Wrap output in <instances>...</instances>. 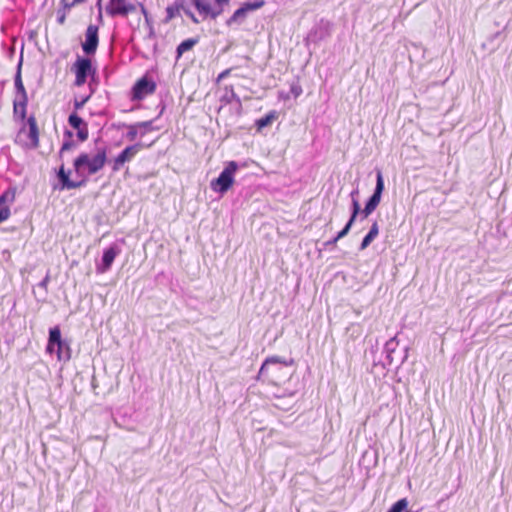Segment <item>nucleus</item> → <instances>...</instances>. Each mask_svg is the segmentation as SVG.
Wrapping results in <instances>:
<instances>
[{"label":"nucleus","instance_id":"obj_10","mask_svg":"<svg viewBox=\"0 0 512 512\" xmlns=\"http://www.w3.org/2000/svg\"><path fill=\"white\" fill-rule=\"evenodd\" d=\"M76 85L85 83L87 75L91 72V62L88 59H78L76 64Z\"/></svg>","mask_w":512,"mask_h":512},{"label":"nucleus","instance_id":"obj_27","mask_svg":"<svg viewBox=\"0 0 512 512\" xmlns=\"http://www.w3.org/2000/svg\"><path fill=\"white\" fill-rule=\"evenodd\" d=\"M141 11H142V13L145 15V25H146V27H147V35H148L149 37H151V36H153V33H154V32H153V29H152V27H151V24H150V22H149V19H148L147 15H146V12H145V9H144L143 7L141 8Z\"/></svg>","mask_w":512,"mask_h":512},{"label":"nucleus","instance_id":"obj_6","mask_svg":"<svg viewBox=\"0 0 512 512\" xmlns=\"http://www.w3.org/2000/svg\"><path fill=\"white\" fill-rule=\"evenodd\" d=\"M28 126L27 132L24 129L21 131V134H27V140L23 145L27 148L35 149L39 146V131L36 120L33 117L28 119Z\"/></svg>","mask_w":512,"mask_h":512},{"label":"nucleus","instance_id":"obj_19","mask_svg":"<svg viewBox=\"0 0 512 512\" xmlns=\"http://www.w3.org/2000/svg\"><path fill=\"white\" fill-rule=\"evenodd\" d=\"M278 117V114L275 111L270 112L265 117L257 120L256 125L258 127V130H261L264 127H267L272 124L274 120H276Z\"/></svg>","mask_w":512,"mask_h":512},{"label":"nucleus","instance_id":"obj_16","mask_svg":"<svg viewBox=\"0 0 512 512\" xmlns=\"http://www.w3.org/2000/svg\"><path fill=\"white\" fill-rule=\"evenodd\" d=\"M27 97H16L14 100V114L20 119H24L26 115Z\"/></svg>","mask_w":512,"mask_h":512},{"label":"nucleus","instance_id":"obj_25","mask_svg":"<svg viewBox=\"0 0 512 512\" xmlns=\"http://www.w3.org/2000/svg\"><path fill=\"white\" fill-rule=\"evenodd\" d=\"M195 44V41L194 40H186L184 42H182L179 47H178V53L179 54H182L184 53L185 51H188L190 50Z\"/></svg>","mask_w":512,"mask_h":512},{"label":"nucleus","instance_id":"obj_36","mask_svg":"<svg viewBox=\"0 0 512 512\" xmlns=\"http://www.w3.org/2000/svg\"><path fill=\"white\" fill-rule=\"evenodd\" d=\"M85 102H86V99H83L81 102V105H84Z\"/></svg>","mask_w":512,"mask_h":512},{"label":"nucleus","instance_id":"obj_15","mask_svg":"<svg viewBox=\"0 0 512 512\" xmlns=\"http://www.w3.org/2000/svg\"><path fill=\"white\" fill-rule=\"evenodd\" d=\"M180 10H183L184 13L188 17H190L194 23H199V20L194 16V14L191 11L185 9L184 6L179 3H175L174 5L169 6L166 9V12H167L166 21H170L171 19H173L177 14H179Z\"/></svg>","mask_w":512,"mask_h":512},{"label":"nucleus","instance_id":"obj_22","mask_svg":"<svg viewBox=\"0 0 512 512\" xmlns=\"http://www.w3.org/2000/svg\"><path fill=\"white\" fill-rule=\"evenodd\" d=\"M408 506L407 499L397 501L387 512H403Z\"/></svg>","mask_w":512,"mask_h":512},{"label":"nucleus","instance_id":"obj_13","mask_svg":"<svg viewBox=\"0 0 512 512\" xmlns=\"http://www.w3.org/2000/svg\"><path fill=\"white\" fill-rule=\"evenodd\" d=\"M154 88H155L154 83H152L146 79H142V80L138 81L134 87V90H133L134 97L137 99H142L146 95L152 93L154 91Z\"/></svg>","mask_w":512,"mask_h":512},{"label":"nucleus","instance_id":"obj_21","mask_svg":"<svg viewBox=\"0 0 512 512\" xmlns=\"http://www.w3.org/2000/svg\"><path fill=\"white\" fill-rule=\"evenodd\" d=\"M193 4L197 8V10L202 14L204 17L208 16L211 12V6L210 4L205 0H192Z\"/></svg>","mask_w":512,"mask_h":512},{"label":"nucleus","instance_id":"obj_26","mask_svg":"<svg viewBox=\"0 0 512 512\" xmlns=\"http://www.w3.org/2000/svg\"><path fill=\"white\" fill-rule=\"evenodd\" d=\"M383 190H384V181H383L382 173L378 172L376 188H375L374 193H378V194L382 195Z\"/></svg>","mask_w":512,"mask_h":512},{"label":"nucleus","instance_id":"obj_7","mask_svg":"<svg viewBox=\"0 0 512 512\" xmlns=\"http://www.w3.org/2000/svg\"><path fill=\"white\" fill-rule=\"evenodd\" d=\"M98 45V28L94 25L88 26L85 34V41L82 44L83 50L87 54L95 52Z\"/></svg>","mask_w":512,"mask_h":512},{"label":"nucleus","instance_id":"obj_14","mask_svg":"<svg viewBox=\"0 0 512 512\" xmlns=\"http://www.w3.org/2000/svg\"><path fill=\"white\" fill-rule=\"evenodd\" d=\"M69 124L77 130L78 138L84 141L88 137V130L83 120L75 114L69 116Z\"/></svg>","mask_w":512,"mask_h":512},{"label":"nucleus","instance_id":"obj_3","mask_svg":"<svg viewBox=\"0 0 512 512\" xmlns=\"http://www.w3.org/2000/svg\"><path fill=\"white\" fill-rule=\"evenodd\" d=\"M46 350L50 354L56 353L59 361L67 362L71 358V349L69 345L61 339V332L58 327L50 329Z\"/></svg>","mask_w":512,"mask_h":512},{"label":"nucleus","instance_id":"obj_24","mask_svg":"<svg viewBox=\"0 0 512 512\" xmlns=\"http://www.w3.org/2000/svg\"><path fill=\"white\" fill-rule=\"evenodd\" d=\"M352 224H353L352 220H349L348 223L346 224V226L344 227V229L341 230L338 233V235L333 239L332 243L335 244L338 240H340L341 238L346 236L348 234Z\"/></svg>","mask_w":512,"mask_h":512},{"label":"nucleus","instance_id":"obj_18","mask_svg":"<svg viewBox=\"0 0 512 512\" xmlns=\"http://www.w3.org/2000/svg\"><path fill=\"white\" fill-rule=\"evenodd\" d=\"M379 233V230H378V225L377 223H374L369 231V233L364 237L361 245H360V249L361 250H364L366 249L370 243L377 237Z\"/></svg>","mask_w":512,"mask_h":512},{"label":"nucleus","instance_id":"obj_1","mask_svg":"<svg viewBox=\"0 0 512 512\" xmlns=\"http://www.w3.org/2000/svg\"><path fill=\"white\" fill-rule=\"evenodd\" d=\"M105 160L106 153L103 150H99L94 154L83 153L75 159L74 168L80 175H82L85 170H87L89 174H94L104 166Z\"/></svg>","mask_w":512,"mask_h":512},{"label":"nucleus","instance_id":"obj_34","mask_svg":"<svg viewBox=\"0 0 512 512\" xmlns=\"http://www.w3.org/2000/svg\"><path fill=\"white\" fill-rule=\"evenodd\" d=\"M64 20H65V15H62V16L59 18V22H60V23H64Z\"/></svg>","mask_w":512,"mask_h":512},{"label":"nucleus","instance_id":"obj_11","mask_svg":"<svg viewBox=\"0 0 512 512\" xmlns=\"http://www.w3.org/2000/svg\"><path fill=\"white\" fill-rule=\"evenodd\" d=\"M132 10L134 7L126 4L124 0H111L107 6V12L111 15H126Z\"/></svg>","mask_w":512,"mask_h":512},{"label":"nucleus","instance_id":"obj_20","mask_svg":"<svg viewBox=\"0 0 512 512\" xmlns=\"http://www.w3.org/2000/svg\"><path fill=\"white\" fill-rule=\"evenodd\" d=\"M58 177L62 182L63 188L72 189L78 187L77 183H74L69 180L68 174L65 172L64 167L62 166L59 170Z\"/></svg>","mask_w":512,"mask_h":512},{"label":"nucleus","instance_id":"obj_28","mask_svg":"<svg viewBox=\"0 0 512 512\" xmlns=\"http://www.w3.org/2000/svg\"><path fill=\"white\" fill-rule=\"evenodd\" d=\"M85 0H62V4L65 8L69 9L79 3L84 2Z\"/></svg>","mask_w":512,"mask_h":512},{"label":"nucleus","instance_id":"obj_29","mask_svg":"<svg viewBox=\"0 0 512 512\" xmlns=\"http://www.w3.org/2000/svg\"><path fill=\"white\" fill-rule=\"evenodd\" d=\"M359 209H360V206H359V203L355 200L353 201V213H352V216L350 218V220H352V222H354L358 212H359Z\"/></svg>","mask_w":512,"mask_h":512},{"label":"nucleus","instance_id":"obj_4","mask_svg":"<svg viewBox=\"0 0 512 512\" xmlns=\"http://www.w3.org/2000/svg\"><path fill=\"white\" fill-rule=\"evenodd\" d=\"M238 166L235 162H229L219 177L211 182V188L224 194L234 183V175Z\"/></svg>","mask_w":512,"mask_h":512},{"label":"nucleus","instance_id":"obj_2","mask_svg":"<svg viewBox=\"0 0 512 512\" xmlns=\"http://www.w3.org/2000/svg\"><path fill=\"white\" fill-rule=\"evenodd\" d=\"M289 365L290 363L279 357H271L261 366L260 374L269 377L274 383H279L289 377Z\"/></svg>","mask_w":512,"mask_h":512},{"label":"nucleus","instance_id":"obj_30","mask_svg":"<svg viewBox=\"0 0 512 512\" xmlns=\"http://www.w3.org/2000/svg\"><path fill=\"white\" fill-rule=\"evenodd\" d=\"M230 73V70L227 69L225 71H223L222 73L219 74L218 78H217V81L220 82L222 79H224L225 77H227Z\"/></svg>","mask_w":512,"mask_h":512},{"label":"nucleus","instance_id":"obj_17","mask_svg":"<svg viewBox=\"0 0 512 512\" xmlns=\"http://www.w3.org/2000/svg\"><path fill=\"white\" fill-rule=\"evenodd\" d=\"M380 201H381V195L378 193H373V195L371 196V198L369 199L368 203L366 204V206L363 210L365 217L370 215L376 209V207L379 205Z\"/></svg>","mask_w":512,"mask_h":512},{"label":"nucleus","instance_id":"obj_37","mask_svg":"<svg viewBox=\"0 0 512 512\" xmlns=\"http://www.w3.org/2000/svg\"><path fill=\"white\" fill-rule=\"evenodd\" d=\"M85 102H86V99H83L81 102V105H84Z\"/></svg>","mask_w":512,"mask_h":512},{"label":"nucleus","instance_id":"obj_32","mask_svg":"<svg viewBox=\"0 0 512 512\" xmlns=\"http://www.w3.org/2000/svg\"><path fill=\"white\" fill-rule=\"evenodd\" d=\"M71 143H65L63 144L62 148H61V153L65 152L66 150H69L71 148Z\"/></svg>","mask_w":512,"mask_h":512},{"label":"nucleus","instance_id":"obj_35","mask_svg":"<svg viewBox=\"0 0 512 512\" xmlns=\"http://www.w3.org/2000/svg\"><path fill=\"white\" fill-rule=\"evenodd\" d=\"M85 102H86V99H83L81 102V105H84Z\"/></svg>","mask_w":512,"mask_h":512},{"label":"nucleus","instance_id":"obj_31","mask_svg":"<svg viewBox=\"0 0 512 512\" xmlns=\"http://www.w3.org/2000/svg\"><path fill=\"white\" fill-rule=\"evenodd\" d=\"M221 12H222V10H221V9H219V10H213V9L211 8V12L209 13V15H210L212 18H216L218 15H220V14H221Z\"/></svg>","mask_w":512,"mask_h":512},{"label":"nucleus","instance_id":"obj_9","mask_svg":"<svg viewBox=\"0 0 512 512\" xmlns=\"http://www.w3.org/2000/svg\"><path fill=\"white\" fill-rule=\"evenodd\" d=\"M140 145H132L127 147L118 157L114 160L113 169L115 171L119 170L120 167L126 163L131 161L135 155L140 151Z\"/></svg>","mask_w":512,"mask_h":512},{"label":"nucleus","instance_id":"obj_23","mask_svg":"<svg viewBox=\"0 0 512 512\" xmlns=\"http://www.w3.org/2000/svg\"><path fill=\"white\" fill-rule=\"evenodd\" d=\"M15 86H16V89H17L16 97H27L26 96V92H25V88L23 86V83H22L21 78H20L19 75L16 77Z\"/></svg>","mask_w":512,"mask_h":512},{"label":"nucleus","instance_id":"obj_33","mask_svg":"<svg viewBox=\"0 0 512 512\" xmlns=\"http://www.w3.org/2000/svg\"><path fill=\"white\" fill-rule=\"evenodd\" d=\"M216 2L218 3V5H223V4H227L229 2V0H216Z\"/></svg>","mask_w":512,"mask_h":512},{"label":"nucleus","instance_id":"obj_5","mask_svg":"<svg viewBox=\"0 0 512 512\" xmlns=\"http://www.w3.org/2000/svg\"><path fill=\"white\" fill-rule=\"evenodd\" d=\"M265 2L263 0L255 1L252 3H245L241 8L237 9L232 17L227 20V25L231 26L234 23H241L249 11H254L262 8Z\"/></svg>","mask_w":512,"mask_h":512},{"label":"nucleus","instance_id":"obj_8","mask_svg":"<svg viewBox=\"0 0 512 512\" xmlns=\"http://www.w3.org/2000/svg\"><path fill=\"white\" fill-rule=\"evenodd\" d=\"M15 200V192L8 190L0 196V223L10 216V206Z\"/></svg>","mask_w":512,"mask_h":512},{"label":"nucleus","instance_id":"obj_12","mask_svg":"<svg viewBox=\"0 0 512 512\" xmlns=\"http://www.w3.org/2000/svg\"><path fill=\"white\" fill-rule=\"evenodd\" d=\"M118 253L119 250L115 247H110L107 250H105L102 257V262L97 267L98 272L105 273L106 271H108Z\"/></svg>","mask_w":512,"mask_h":512}]
</instances>
